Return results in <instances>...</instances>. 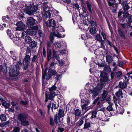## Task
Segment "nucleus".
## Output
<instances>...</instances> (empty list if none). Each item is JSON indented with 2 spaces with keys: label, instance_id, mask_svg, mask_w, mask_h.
I'll list each match as a JSON object with an SVG mask.
<instances>
[{
  "label": "nucleus",
  "instance_id": "obj_17",
  "mask_svg": "<svg viewBox=\"0 0 132 132\" xmlns=\"http://www.w3.org/2000/svg\"><path fill=\"white\" fill-rule=\"evenodd\" d=\"M117 111L119 113L122 114L124 112V109L123 107L120 106L119 107H118V108L116 107Z\"/></svg>",
  "mask_w": 132,
  "mask_h": 132
},
{
  "label": "nucleus",
  "instance_id": "obj_55",
  "mask_svg": "<svg viewBox=\"0 0 132 132\" xmlns=\"http://www.w3.org/2000/svg\"><path fill=\"white\" fill-rule=\"evenodd\" d=\"M28 102L26 101H21L20 102V103L23 105H25L28 104Z\"/></svg>",
  "mask_w": 132,
  "mask_h": 132
},
{
  "label": "nucleus",
  "instance_id": "obj_29",
  "mask_svg": "<svg viewBox=\"0 0 132 132\" xmlns=\"http://www.w3.org/2000/svg\"><path fill=\"white\" fill-rule=\"evenodd\" d=\"M121 24L123 28H128L130 26V23H127Z\"/></svg>",
  "mask_w": 132,
  "mask_h": 132
},
{
  "label": "nucleus",
  "instance_id": "obj_15",
  "mask_svg": "<svg viewBox=\"0 0 132 132\" xmlns=\"http://www.w3.org/2000/svg\"><path fill=\"white\" fill-rule=\"evenodd\" d=\"M54 31H55L56 32H59L58 31L62 32H64L65 31L64 29L60 26H59L58 27H54Z\"/></svg>",
  "mask_w": 132,
  "mask_h": 132
},
{
  "label": "nucleus",
  "instance_id": "obj_22",
  "mask_svg": "<svg viewBox=\"0 0 132 132\" xmlns=\"http://www.w3.org/2000/svg\"><path fill=\"white\" fill-rule=\"evenodd\" d=\"M86 3L87 8L89 12L92 13V12L91 8V4L88 1H86Z\"/></svg>",
  "mask_w": 132,
  "mask_h": 132
},
{
  "label": "nucleus",
  "instance_id": "obj_52",
  "mask_svg": "<svg viewBox=\"0 0 132 132\" xmlns=\"http://www.w3.org/2000/svg\"><path fill=\"white\" fill-rule=\"evenodd\" d=\"M116 75L117 77H119L122 75V72L120 71H118L116 73Z\"/></svg>",
  "mask_w": 132,
  "mask_h": 132
},
{
  "label": "nucleus",
  "instance_id": "obj_37",
  "mask_svg": "<svg viewBox=\"0 0 132 132\" xmlns=\"http://www.w3.org/2000/svg\"><path fill=\"white\" fill-rule=\"evenodd\" d=\"M89 32L91 34H94L96 32V29L95 28H91L90 29Z\"/></svg>",
  "mask_w": 132,
  "mask_h": 132
},
{
  "label": "nucleus",
  "instance_id": "obj_40",
  "mask_svg": "<svg viewBox=\"0 0 132 132\" xmlns=\"http://www.w3.org/2000/svg\"><path fill=\"white\" fill-rule=\"evenodd\" d=\"M56 86L54 85L52 86L51 87L49 88V89L50 91L52 92L53 91L55 90L56 89Z\"/></svg>",
  "mask_w": 132,
  "mask_h": 132
},
{
  "label": "nucleus",
  "instance_id": "obj_61",
  "mask_svg": "<svg viewBox=\"0 0 132 132\" xmlns=\"http://www.w3.org/2000/svg\"><path fill=\"white\" fill-rule=\"evenodd\" d=\"M118 32L119 33L121 36L123 37H125V36L122 32L120 31V30H119Z\"/></svg>",
  "mask_w": 132,
  "mask_h": 132
},
{
  "label": "nucleus",
  "instance_id": "obj_44",
  "mask_svg": "<svg viewBox=\"0 0 132 132\" xmlns=\"http://www.w3.org/2000/svg\"><path fill=\"white\" fill-rule=\"evenodd\" d=\"M83 24L87 26L90 24V21L88 20H85L83 21Z\"/></svg>",
  "mask_w": 132,
  "mask_h": 132
},
{
  "label": "nucleus",
  "instance_id": "obj_51",
  "mask_svg": "<svg viewBox=\"0 0 132 132\" xmlns=\"http://www.w3.org/2000/svg\"><path fill=\"white\" fill-rule=\"evenodd\" d=\"M61 75H56V77H55V79L57 80H58L60 79L61 78Z\"/></svg>",
  "mask_w": 132,
  "mask_h": 132
},
{
  "label": "nucleus",
  "instance_id": "obj_26",
  "mask_svg": "<svg viewBox=\"0 0 132 132\" xmlns=\"http://www.w3.org/2000/svg\"><path fill=\"white\" fill-rule=\"evenodd\" d=\"M109 104V106L106 108L107 110L109 111H112L113 110L112 107V106L113 105V104L111 103V102L109 101L108 102Z\"/></svg>",
  "mask_w": 132,
  "mask_h": 132
},
{
  "label": "nucleus",
  "instance_id": "obj_35",
  "mask_svg": "<svg viewBox=\"0 0 132 132\" xmlns=\"http://www.w3.org/2000/svg\"><path fill=\"white\" fill-rule=\"evenodd\" d=\"M10 53L11 54V57L13 60H15L16 59V55L15 54V53L11 51H10Z\"/></svg>",
  "mask_w": 132,
  "mask_h": 132
},
{
  "label": "nucleus",
  "instance_id": "obj_12",
  "mask_svg": "<svg viewBox=\"0 0 132 132\" xmlns=\"http://www.w3.org/2000/svg\"><path fill=\"white\" fill-rule=\"evenodd\" d=\"M97 88L95 87L93 89H90L89 90L90 93L92 95L93 97L96 96L98 95V90L97 89Z\"/></svg>",
  "mask_w": 132,
  "mask_h": 132
},
{
  "label": "nucleus",
  "instance_id": "obj_25",
  "mask_svg": "<svg viewBox=\"0 0 132 132\" xmlns=\"http://www.w3.org/2000/svg\"><path fill=\"white\" fill-rule=\"evenodd\" d=\"M64 111L61 109H60L59 112V119H60V118L63 117L64 116Z\"/></svg>",
  "mask_w": 132,
  "mask_h": 132
},
{
  "label": "nucleus",
  "instance_id": "obj_28",
  "mask_svg": "<svg viewBox=\"0 0 132 132\" xmlns=\"http://www.w3.org/2000/svg\"><path fill=\"white\" fill-rule=\"evenodd\" d=\"M60 42H55L54 44L55 48H60L61 46V43Z\"/></svg>",
  "mask_w": 132,
  "mask_h": 132
},
{
  "label": "nucleus",
  "instance_id": "obj_18",
  "mask_svg": "<svg viewBox=\"0 0 132 132\" xmlns=\"http://www.w3.org/2000/svg\"><path fill=\"white\" fill-rule=\"evenodd\" d=\"M53 58L56 59L57 60H58L60 58L59 54L56 51L54 50L53 51Z\"/></svg>",
  "mask_w": 132,
  "mask_h": 132
},
{
  "label": "nucleus",
  "instance_id": "obj_8",
  "mask_svg": "<svg viewBox=\"0 0 132 132\" xmlns=\"http://www.w3.org/2000/svg\"><path fill=\"white\" fill-rule=\"evenodd\" d=\"M19 73L17 68L16 67H14L10 70L9 75L10 77H13L18 76Z\"/></svg>",
  "mask_w": 132,
  "mask_h": 132
},
{
  "label": "nucleus",
  "instance_id": "obj_5",
  "mask_svg": "<svg viewBox=\"0 0 132 132\" xmlns=\"http://www.w3.org/2000/svg\"><path fill=\"white\" fill-rule=\"evenodd\" d=\"M47 4V2H43L41 8L42 13L46 18H49L51 16V14L49 11V7Z\"/></svg>",
  "mask_w": 132,
  "mask_h": 132
},
{
  "label": "nucleus",
  "instance_id": "obj_4",
  "mask_svg": "<svg viewBox=\"0 0 132 132\" xmlns=\"http://www.w3.org/2000/svg\"><path fill=\"white\" fill-rule=\"evenodd\" d=\"M81 98V102L82 105L81 106L82 110L83 111L86 112L90 109L89 100L86 98V95L82 93H81L80 95Z\"/></svg>",
  "mask_w": 132,
  "mask_h": 132
},
{
  "label": "nucleus",
  "instance_id": "obj_48",
  "mask_svg": "<svg viewBox=\"0 0 132 132\" xmlns=\"http://www.w3.org/2000/svg\"><path fill=\"white\" fill-rule=\"evenodd\" d=\"M38 34L39 36L40 37H43L44 35V34L43 31L41 30H39Z\"/></svg>",
  "mask_w": 132,
  "mask_h": 132
},
{
  "label": "nucleus",
  "instance_id": "obj_1",
  "mask_svg": "<svg viewBox=\"0 0 132 132\" xmlns=\"http://www.w3.org/2000/svg\"><path fill=\"white\" fill-rule=\"evenodd\" d=\"M46 24L47 26L49 27H52V32L51 34L50 37V41L52 43L53 42L54 39V36L60 38L64 37V36L61 35L59 32H56L55 31H54V28L56 27H55L56 23L54 20L52 19L49 20L46 22Z\"/></svg>",
  "mask_w": 132,
  "mask_h": 132
},
{
  "label": "nucleus",
  "instance_id": "obj_33",
  "mask_svg": "<svg viewBox=\"0 0 132 132\" xmlns=\"http://www.w3.org/2000/svg\"><path fill=\"white\" fill-rule=\"evenodd\" d=\"M38 112L39 114L40 115V117H44L45 116V112L44 111H43L41 109L39 110Z\"/></svg>",
  "mask_w": 132,
  "mask_h": 132
},
{
  "label": "nucleus",
  "instance_id": "obj_31",
  "mask_svg": "<svg viewBox=\"0 0 132 132\" xmlns=\"http://www.w3.org/2000/svg\"><path fill=\"white\" fill-rule=\"evenodd\" d=\"M30 56L29 55H27L24 59V62H25L26 63L28 62L30 60Z\"/></svg>",
  "mask_w": 132,
  "mask_h": 132
},
{
  "label": "nucleus",
  "instance_id": "obj_42",
  "mask_svg": "<svg viewBox=\"0 0 132 132\" xmlns=\"http://www.w3.org/2000/svg\"><path fill=\"white\" fill-rule=\"evenodd\" d=\"M37 45L35 41H32L31 43V46L32 48H34Z\"/></svg>",
  "mask_w": 132,
  "mask_h": 132
},
{
  "label": "nucleus",
  "instance_id": "obj_32",
  "mask_svg": "<svg viewBox=\"0 0 132 132\" xmlns=\"http://www.w3.org/2000/svg\"><path fill=\"white\" fill-rule=\"evenodd\" d=\"M120 101L119 99L118 98L114 99V102L116 107L120 105Z\"/></svg>",
  "mask_w": 132,
  "mask_h": 132
},
{
  "label": "nucleus",
  "instance_id": "obj_13",
  "mask_svg": "<svg viewBox=\"0 0 132 132\" xmlns=\"http://www.w3.org/2000/svg\"><path fill=\"white\" fill-rule=\"evenodd\" d=\"M25 32L27 35H29L31 36L35 35L36 33V32L34 31L32 28L27 29Z\"/></svg>",
  "mask_w": 132,
  "mask_h": 132
},
{
  "label": "nucleus",
  "instance_id": "obj_14",
  "mask_svg": "<svg viewBox=\"0 0 132 132\" xmlns=\"http://www.w3.org/2000/svg\"><path fill=\"white\" fill-rule=\"evenodd\" d=\"M97 112L96 111H94L92 112L91 114L90 113H89L86 116V119L87 118H93L95 117Z\"/></svg>",
  "mask_w": 132,
  "mask_h": 132
},
{
  "label": "nucleus",
  "instance_id": "obj_58",
  "mask_svg": "<svg viewBox=\"0 0 132 132\" xmlns=\"http://www.w3.org/2000/svg\"><path fill=\"white\" fill-rule=\"evenodd\" d=\"M101 35L102 36L103 39L104 40H106V36L104 32H102Z\"/></svg>",
  "mask_w": 132,
  "mask_h": 132
},
{
  "label": "nucleus",
  "instance_id": "obj_50",
  "mask_svg": "<svg viewBox=\"0 0 132 132\" xmlns=\"http://www.w3.org/2000/svg\"><path fill=\"white\" fill-rule=\"evenodd\" d=\"M51 104L52 105V108L53 109H56V106L55 104L54 103V101H51Z\"/></svg>",
  "mask_w": 132,
  "mask_h": 132
},
{
  "label": "nucleus",
  "instance_id": "obj_27",
  "mask_svg": "<svg viewBox=\"0 0 132 132\" xmlns=\"http://www.w3.org/2000/svg\"><path fill=\"white\" fill-rule=\"evenodd\" d=\"M6 119V117L4 114H0V119L2 121H5Z\"/></svg>",
  "mask_w": 132,
  "mask_h": 132
},
{
  "label": "nucleus",
  "instance_id": "obj_47",
  "mask_svg": "<svg viewBox=\"0 0 132 132\" xmlns=\"http://www.w3.org/2000/svg\"><path fill=\"white\" fill-rule=\"evenodd\" d=\"M104 70L106 72H110L111 70L110 67L107 66L105 68Z\"/></svg>",
  "mask_w": 132,
  "mask_h": 132
},
{
  "label": "nucleus",
  "instance_id": "obj_10",
  "mask_svg": "<svg viewBox=\"0 0 132 132\" xmlns=\"http://www.w3.org/2000/svg\"><path fill=\"white\" fill-rule=\"evenodd\" d=\"M17 27L16 28V30H23L25 27V25L22 21H20L17 22L16 24Z\"/></svg>",
  "mask_w": 132,
  "mask_h": 132
},
{
  "label": "nucleus",
  "instance_id": "obj_30",
  "mask_svg": "<svg viewBox=\"0 0 132 132\" xmlns=\"http://www.w3.org/2000/svg\"><path fill=\"white\" fill-rule=\"evenodd\" d=\"M81 114V111L78 109L75 110L74 114L76 117L79 116Z\"/></svg>",
  "mask_w": 132,
  "mask_h": 132
},
{
  "label": "nucleus",
  "instance_id": "obj_24",
  "mask_svg": "<svg viewBox=\"0 0 132 132\" xmlns=\"http://www.w3.org/2000/svg\"><path fill=\"white\" fill-rule=\"evenodd\" d=\"M126 86L127 83H123L121 82H120L119 85V87L121 88H125Z\"/></svg>",
  "mask_w": 132,
  "mask_h": 132
},
{
  "label": "nucleus",
  "instance_id": "obj_59",
  "mask_svg": "<svg viewBox=\"0 0 132 132\" xmlns=\"http://www.w3.org/2000/svg\"><path fill=\"white\" fill-rule=\"evenodd\" d=\"M90 24L92 26H93L95 25L96 23L95 22L93 21H90Z\"/></svg>",
  "mask_w": 132,
  "mask_h": 132
},
{
  "label": "nucleus",
  "instance_id": "obj_60",
  "mask_svg": "<svg viewBox=\"0 0 132 132\" xmlns=\"http://www.w3.org/2000/svg\"><path fill=\"white\" fill-rule=\"evenodd\" d=\"M128 19L129 21L128 23H130L131 22H132V15L129 16Z\"/></svg>",
  "mask_w": 132,
  "mask_h": 132
},
{
  "label": "nucleus",
  "instance_id": "obj_63",
  "mask_svg": "<svg viewBox=\"0 0 132 132\" xmlns=\"http://www.w3.org/2000/svg\"><path fill=\"white\" fill-rule=\"evenodd\" d=\"M38 25H36L35 26L33 27L32 28L34 30H37L38 29Z\"/></svg>",
  "mask_w": 132,
  "mask_h": 132
},
{
  "label": "nucleus",
  "instance_id": "obj_9",
  "mask_svg": "<svg viewBox=\"0 0 132 132\" xmlns=\"http://www.w3.org/2000/svg\"><path fill=\"white\" fill-rule=\"evenodd\" d=\"M100 76V80L101 81L107 82L108 83H110V81L108 79L107 73L102 71L101 72Z\"/></svg>",
  "mask_w": 132,
  "mask_h": 132
},
{
  "label": "nucleus",
  "instance_id": "obj_23",
  "mask_svg": "<svg viewBox=\"0 0 132 132\" xmlns=\"http://www.w3.org/2000/svg\"><path fill=\"white\" fill-rule=\"evenodd\" d=\"M32 41L31 39L29 36H26L25 38V42L26 43L30 44Z\"/></svg>",
  "mask_w": 132,
  "mask_h": 132
},
{
  "label": "nucleus",
  "instance_id": "obj_38",
  "mask_svg": "<svg viewBox=\"0 0 132 132\" xmlns=\"http://www.w3.org/2000/svg\"><path fill=\"white\" fill-rule=\"evenodd\" d=\"M90 126V124L89 122H86L84 124V129H87Z\"/></svg>",
  "mask_w": 132,
  "mask_h": 132
},
{
  "label": "nucleus",
  "instance_id": "obj_57",
  "mask_svg": "<svg viewBox=\"0 0 132 132\" xmlns=\"http://www.w3.org/2000/svg\"><path fill=\"white\" fill-rule=\"evenodd\" d=\"M9 37H10V38H11V39H13L14 38V39H13L14 40H15V39H16L14 37V35L12 34H11L10 35H9ZM15 40H16L17 39H16Z\"/></svg>",
  "mask_w": 132,
  "mask_h": 132
},
{
  "label": "nucleus",
  "instance_id": "obj_3",
  "mask_svg": "<svg viewBox=\"0 0 132 132\" xmlns=\"http://www.w3.org/2000/svg\"><path fill=\"white\" fill-rule=\"evenodd\" d=\"M22 4L24 7H25L23 9L24 12L29 15L32 14L33 12L36 11L37 10V6L33 5H31L30 2H23Z\"/></svg>",
  "mask_w": 132,
  "mask_h": 132
},
{
  "label": "nucleus",
  "instance_id": "obj_7",
  "mask_svg": "<svg viewBox=\"0 0 132 132\" xmlns=\"http://www.w3.org/2000/svg\"><path fill=\"white\" fill-rule=\"evenodd\" d=\"M119 2L122 5L123 7V10L124 11V13L123 14L124 17L126 18L128 16L129 14L127 12L130 6L128 5V4L127 2L124 0H119Z\"/></svg>",
  "mask_w": 132,
  "mask_h": 132
},
{
  "label": "nucleus",
  "instance_id": "obj_34",
  "mask_svg": "<svg viewBox=\"0 0 132 132\" xmlns=\"http://www.w3.org/2000/svg\"><path fill=\"white\" fill-rule=\"evenodd\" d=\"M96 40H97L100 42L101 41L103 40L101 36L98 34H97L95 37Z\"/></svg>",
  "mask_w": 132,
  "mask_h": 132
},
{
  "label": "nucleus",
  "instance_id": "obj_64",
  "mask_svg": "<svg viewBox=\"0 0 132 132\" xmlns=\"http://www.w3.org/2000/svg\"><path fill=\"white\" fill-rule=\"evenodd\" d=\"M57 60L58 61V62L60 65L62 66L63 65L64 63L63 61H60L59 59H58V60Z\"/></svg>",
  "mask_w": 132,
  "mask_h": 132
},
{
  "label": "nucleus",
  "instance_id": "obj_56",
  "mask_svg": "<svg viewBox=\"0 0 132 132\" xmlns=\"http://www.w3.org/2000/svg\"><path fill=\"white\" fill-rule=\"evenodd\" d=\"M51 47V45L49 42H48L47 44V50H51L50 48Z\"/></svg>",
  "mask_w": 132,
  "mask_h": 132
},
{
  "label": "nucleus",
  "instance_id": "obj_46",
  "mask_svg": "<svg viewBox=\"0 0 132 132\" xmlns=\"http://www.w3.org/2000/svg\"><path fill=\"white\" fill-rule=\"evenodd\" d=\"M56 19L57 20L58 22H61L62 21L61 17L58 15H56Z\"/></svg>",
  "mask_w": 132,
  "mask_h": 132
},
{
  "label": "nucleus",
  "instance_id": "obj_49",
  "mask_svg": "<svg viewBox=\"0 0 132 132\" xmlns=\"http://www.w3.org/2000/svg\"><path fill=\"white\" fill-rule=\"evenodd\" d=\"M22 65V64L21 62L19 61L17 62V63L16 64V66L15 67H16L17 68H19Z\"/></svg>",
  "mask_w": 132,
  "mask_h": 132
},
{
  "label": "nucleus",
  "instance_id": "obj_43",
  "mask_svg": "<svg viewBox=\"0 0 132 132\" xmlns=\"http://www.w3.org/2000/svg\"><path fill=\"white\" fill-rule=\"evenodd\" d=\"M20 130V129L18 127H14L13 130L12 132H19Z\"/></svg>",
  "mask_w": 132,
  "mask_h": 132
},
{
  "label": "nucleus",
  "instance_id": "obj_62",
  "mask_svg": "<svg viewBox=\"0 0 132 132\" xmlns=\"http://www.w3.org/2000/svg\"><path fill=\"white\" fill-rule=\"evenodd\" d=\"M11 104L12 106H14L18 105V104L17 103L14 102L13 101L11 103Z\"/></svg>",
  "mask_w": 132,
  "mask_h": 132
},
{
  "label": "nucleus",
  "instance_id": "obj_45",
  "mask_svg": "<svg viewBox=\"0 0 132 132\" xmlns=\"http://www.w3.org/2000/svg\"><path fill=\"white\" fill-rule=\"evenodd\" d=\"M2 105L6 108H8L10 106V104L9 103H7L6 102L3 103Z\"/></svg>",
  "mask_w": 132,
  "mask_h": 132
},
{
  "label": "nucleus",
  "instance_id": "obj_2",
  "mask_svg": "<svg viewBox=\"0 0 132 132\" xmlns=\"http://www.w3.org/2000/svg\"><path fill=\"white\" fill-rule=\"evenodd\" d=\"M55 63L54 62H52L50 64L49 69L48 70V73L46 75V71L47 70V68H46L43 74L42 73V78L43 82L45 83H46L48 79H50L52 76L56 75V72L54 70H51V69L52 68L54 65Z\"/></svg>",
  "mask_w": 132,
  "mask_h": 132
},
{
  "label": "nucleus",
  "instance_id": "obj_41",
  "mask_svg": "<svg viewBox=\"0 0 132 132\" xmlns=\"http://www.w3.org/2000/svg\"><path fill=\"white\" fill-rule=\"evenodd\" d=\"M6 18L7 19V21H12L13 20V18L10 15H6Z\"/></svg>",
  "mask_w": 132,
  "mask_h": 132
},
{
  "label": "nucleus",
  "instance_id": "obj_20",
  "mask_svg": "<svg viewBox=\"0 0 132 132\" xmlns=\"http://www.w3.org/2000/svg\"><path fill=\"white\" fill-rule=\"evenodd\" d=\"M106 61L109 63H111L113 61L112 56L110 55H107L106 56Z\"/></svg>",
  "mask_w": 132,
  "mask_h": 132
},
{
  "label": "nucleus",
  "instance_id": "obj_16",
  "mask_svg": "<svg viewBox=\"0 0 132 132\" xmlns=\"http://www.w3.org/2000/svg\"><path fill=\"white\" fill-rule=\"evenodd\" d=\"M107 94L108 92L105 89H104L103 90V93L102 95V97L101 100V101H103L105 99Z\"/></svg>",
  "mask_w": 132,
  "mask_h": 132
},
{
  "label": "nucleus",
  "instance_id": "obj_36",
  "mask_svg": "<svg viewBox=\"0 0 132 132\" xmlns=\"http://www.w3.org/2000/svg\"><path fill=\"white\" fill-rule=\"evenodd\" d=\"M10 123V121L8 120L6 122L1 123H0V126L2 127H4L6 125H8Z\"/></svg>",
  "mask_w": 132,
  "mask_h": 132
},
{
  "label": "nucleus",
  "instance_id": "obj_11",
  "mask_svg": "<svg viewBox=\"0 0 132 132\" xmlns=\"http://www.w3.org/2000/svg\"><path fill=\"white\" fill-rule=\"evenodd\" d=\"M35 20L32 18L30 17L28 18L27 24L28 26H33L35 23Z\"/></svg>",
  "mask_w": 132,
  "mask_h": 132
},
{
  "label": "nucleus",
  "instance_id": "obj_39",
  "mask_svg": "<svg viewBox=\"0 0 132 132\" xmlns=\"http://www.w3.org/2000/svg\"><path fill=\"white\" fill-rule=\"evenodd\" d=\"M123 93H122L121 89H119L118 91L116 93V95L118 97L120 96Z\"/></svg>",
  "mask_w": 132,
  "mask_h": 132
},
{
  "label": "nucleus",
  "instance_id": "obj_6",
  "mask_svg": "<svg viewBox=\"0 0 132 132\" xmlns=\"http://www.w3.org/2000/svg\"><path fill=\"white\" fill-rule=\"evenodd\" d=\"M28 114L26 113H22L19 114L18 116V120L24 126L29 125V123L26 120L28 117Z\"/></svg>",
  "mask_w": 132,
  "mask_h": 132
},
{
  "label": "nucleus",
  "instance_id": "obj_21",
  "mask_svg": "<svg viewBox=\"0 0 132 132\" xmlns=\"http://www.w3.org/2000/svg\"><path fill=\"white\" fill-rule=\"evenodd\" d=\"M51 50H48L47 52V57L48 61H49L51 58Z\"/></svg>",
  "mask_w": 132,
  "mask_h": 132
},
{
  "label": "nucleus",
  "instance_id": "obj_53",
  "mask_svg": "<svg viewBox=\"0 0 132 132\" xmlns=\"http://www.w3.org/2000/svg\"><path fill=\"white\" fill-rule=\"evenodd\" d=\"M43 53L44 56L45 57H46V52L44 48L43 49Z\"/></svg>",
  "mask_w": 132,
  "mask_h": 132
},
{
  "label": "nucleus",
  "instance_id": "obj_54",
  "mask_svg": "<svg viewBox=\"0 0 132 132\" xmlns=\"http://www.w3.org/2000/svg\"><path fill=\"white\" fill-rule=\"evenodd\" d=\"M101 44V48H104L105 47V46L104 45V44L103 43L104 42V41L103 40L102 41H101L100 42Z\"/></svg>",
  "mask_w": 132,
  "mask_h": 132
},
{
  "label": "nucleus",
  "instance_id": "obj_19",
  "mask_svg": "<svg viewBox=\"0 0 132 132\" xmlns=\"http://www.w3.org/2000/svg\"><path fill=\"white\" fill-rule=\"evenodd\" d=\"M55 95V94L54 92H51L49 96V99L51 100V101H53V98Z\"/></svg>",
  "mask_w": 132,
  "mask_h": 132
}]
</instances>
